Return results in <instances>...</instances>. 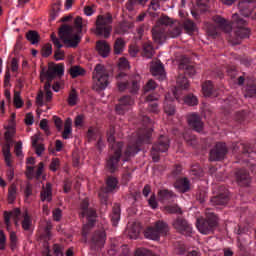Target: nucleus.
Segmentation results:
<instances>
[{"label":"nucleus","instance_id":"42","mask_svg":"<svg viewBox=\"0 0 256 256\" xmlns=\"http://www.w3.org/2000/svg\"><path fill=\"white\" fill-rule=\"evenodd\" d=\"M184 103L189 105V107H195V105H199V99H197V96L190 93L184 97Z\"/></svg>","mask_w":256,"mask_h":256},{"label":"nucleus","instance_id":"2","mask_svg":"<svg viewBox=\"0 0 256 256\" xmlns=\"http://www.w3.org/2000/svg\"><path fill=\"white\" fill-rule=\"evenodd\" d=\"M213 20L222 31H225V33H231L234 29L235 43H239L240 39H247L251 33V30L247 28V21L241 18L239 14L232 15V23L221 16H214Z\"/></svg>","mask_w":256,"mask_h":256},{"label":"nucleus","instance_id":"38","mask_svg":"<svg viewBox=\"0 0 256 256\" xmlns=\"http://www.w3.org/2000/svg\"><path fill=\"white\" fill-rule=\"evenodd\" d=\"M101 134L97 128L90 127L87 131L86 137L89 142L97 141V137H100Z\"/></svg>","mask_w":256,"mask_h":256},{"label":"nucleus","instance_id":"18","mask_svg":"<svg viewBox=\"0 0 256 256\" xmlns=\"http://www.w3.org/2000/svg\"><path fill=\"white\" fill-rule=\"evenodd\" d=\"M135 104L133 97L129 95H124L119 99V103L115 106V111L117 115H125L131 107Z\"/></svg>","mask_w":256,"mask_h":256},{"label":"nucleus","instance_id":"24","mask_svg":"<svg viewBox=\"0 0 256 256\" xmlns=\"http://www.w3.org/2000/svg\"><path fill=\"white\" fill-rule=\"evenodd\" d=\"M202 91L205 97H218L219 92L213 86V82L206 81L202 84Z\"/></svg>","mask_w":256,"mask_h":256},{"label":"nucleus","instance_id":"16","mask_svg":"<svg viewBox=\"0 0 256 256\" xmlns=\"http://www.w3.org/2000/svg\"><path fill=\"white\" fill-rule=\"evenodd\" d=\"M233 153H239L243 157L241 159H245V157H251V155H255L256 148L251 147V144L244 142H234L232 144Z\"/></svg>","mask_w":256,"mask_h":256},{"label":"nucleus","instance_id":"22","mask_svg":"<svg viewBox=\"0 0 256 256\" xmlns=\"http://www.w3.org/2000/svg\"><path fill=\"white\" fill-rule=\"evenodd\" d=\"M236 181L241 187H247L251 183V176L245 169H238L236 171Z\"/></svg>","mask_w":256,"mask_h":256},{"label":"nucleus","instance_id":"60","mask_svg":"<svg viewBox=\"0 0 256 256\" xmlns=\"http://www.w3.org/2000/svg\"><path fill=\"white\" fill-rule=\"evenodd\" d=\"M196 199L200 201V203H205V199H207V192L205 190H200L197 193Z\"/></svg>","mask_w":256,"mask_h":256},{"label":"nucleus","instance_id":"29","mask_svg":"<svg viewBox=\"0 0 256 256\" xmlns=\"http://www.w3.org/2000/svg\"><path fill=\"white\" fill-rule=\"evenodd\" d=\"M182 27L184 28V31L188 33V35H192V33L197 31V25L189 18H184L182 20Z\"/></svg>","mask_w":256,"mask_h":256},{"label":"nucleus","instance_id":"19","mask_svg":"<svg viewBox=\"0 0 256 256\" xmlns=\"http://www.w3.org/2000/svg\"><path fill=\"white\" fill-rule=\"evenodd\" d=\"M173 227L178 231V233H181V235H191L193 233V226L187 222L186 219L178 217L173 222Z\"/></svg>","mask_w":256,"mask_h":256},{"label":"nucleus","instance_id":"26","mask_svg":"<svg viewBox=\"0 0 256 256\" xmlns=\"http://www.w3.org/2000/svg\"><path fill=\"white\" fill-rule=\"evenodd\" d=\"M96 50L101 57H108L111 53V46L105 40H99L96 42Z\"/></svg>","mask_w":256,"mask_h":256},{"label":"nucleus","instance_id":"12","mask_svg":"<svg viewBox=\"0 0 256 256\" xmlns=\"http://www.w3.org/2000/svg\"><path fill=\"white\" fill-rule=\"evenodd\" d=\"M158 23L161 26H155L152 29V37L155 43H163V41H165V33H166L165 27H169V25H171V18L165 15H162L159 18Z\"/></svg>","mask_w":256,"mask_h":256},{"label":"nucleus","instance_id":"10","mask_svg":"<svg viewBox=\"0 0 256 256\" xmlns=\"http://www.w3.org/2000/svg\"><path fill=\"white\" fill-rule=\"evenodd\" d=\"M167 233H169V225L163 220H158L155 222L154 226L145 229L144 237L151 241H159L161 235H167Z\"/></svg>","mask_w":256,"mask_h":256},{"label":"nucleus","instance_id":"62","mask_svg":"<svg viewBox=\"0 0 256 256\" xmlns=\"http://www.w3.org/2000/svg\"><path fill=\"white\" fill-rule=\"evenodd\" d=\"M247 117V111L243 110L236 113V121L243 123V120Z\"/></svg>","mask_w":256,"mask_h":256},{"label":"nucleus","instance_id":"51","mask_svg":"<svg viewBox=\"0 0 256 256\" xmlns=\"http://www.w3.org/2000/svg\"><path fill=\"white\" fill-rule=\"evenodd\" d=\"M256 95V83L248 84L246 87L245 97H255Z\"/></svg>","mask_w":256,"mask_h":256},{"label":"nucleus","instance_id":"17","mask_svg":"<svg viewBox=\"0 0 256 256\" xmlns=\"http://www.w3.org/2000/svg\"><path fill=\"white\" fill-rule=\"evenodd\" d=\"M107 241V233L103 229L96 230L91 237V248L94 251H99L105 247V242Z\"/></svg>","mask_w":256,"mask_h":256},{"label":"nucleus","instance_id":"32","mask_svg":"<svg viewBox=\"0 0 256 256\" xmlns=\"http://www.w3.org/2000/svg\"><path fill=\"white\" fill-rule=\"evenodd\" d=\"M158 199L161 201V203H169V201L173 199V192L169 190H160L158 192Z\"/></svg>","mask_w":256,"mask_h":256},{"label":"nucleus","instance_id":"46","mask_svg":"<svg viewBox=\"0 0 256 256\" xmlns=\"http://www.w3.org/2000/svg\"><path fill=\"white\" fill-rule=\"evenodd\" d=\"M149 0H128L126 3V9L128 11H133L136 7V5H145Z\"/></svg>","mask_w":256,"mask_h":256},{"label":"nucleus","instance_id":"54","mask_svg":"<svg viewBox=\"0 0 256 256\" xmlns=\"http://www.w3.org/2000/svg\"><path fill=\"white\" fill-rule=\"evenodd\" d=\"M135 256H155L151 250L145 248H138L135 252Z\"/></svg>","mask_w":256,"mask_h":256},{"label":"nucleus","instance_id":"40","mask_svg":"<svg viewBox=\"0 0 256 256\" xmlns=\"http://www.w3.org/2000/svg\"><path fill=\"white\" fill-rule=\"evenodd\" d=\"M179 69L184 71L186 75H189L190 77H193L195 75V67L191 66L190 64H186L185 62H181L179 64Z\"/></svg>","mask_w":256,"mask_h":256},{"label":"nucleus","instance_id":"44","mask_svg":"<svg viewBox=\"0 0 256 256\" xmlns=\"http://www.w3.org/2000/svg\"><path fill=\"white\" fill-rule=\"evenodd\" d=\"M70 75L72 79L81 77L82 75H85V69L81 68V66H72L70 68Z\"/></svg>","mask_w":256,"mask_h":256},{"label":"nucleus","instance_id":"9","mask_svg":"<svg viewBox=\"0 0 256 256\" xmlns=\"http://www.w3.org/2000/svg\"><path fill=\"white\" fill-rule=\"evenodd\" d=\"M93 89L95 91H105L109 86V71L105 66L97 64L93 72Z\"/></svg>","mask_w":256,"mask_h":256},{"label":"nucleus","instance_id":"23","mask_svg":"<svg viewBox=\"0 0 256 256\" xmlns=\"http://www.w3.org/2000/svg\"><path fill=\"white\" fill-rule=\"evenodd\" d=\"M19 217H21V210L19 208H15L12 212H4V223L6 227L9 229L11 227V219L17 223L19 221Z\"/></svg>","mask_w":256,"mask_h":256},{"label":"nucleus","instance_id":"48","mask_svg":"<svg viewBox=\"0 0 256 256\" xmlns=\"http://www.w3.org/2000/svg\"><path fill=\"white\" fill-rule=\"evenodd\" d=\"M79 100V96L77 95V92L75 91V89H73L68 97V104L71 107H74V105H77V101Z\"/></svg>","mask_w":256,"mask_h":256},{"label":"nucleus","instance_id":"39","mask_svg":"<svg viewBox=\"0 0 256 256\" xmlns=\"http://www.w3.org/2000/svg\"><path fill=\"white\" fill-rule=\"evenodd\" d=\"M177 87L179 89H189V80H187V77L185 75L180 74L176 79Z\"/></svg>","mask_w":256,"mask_h":256},{"label":"nucleus","instance_id":"49","mask_svg":"<svg viewBox=\"0 0 256 256\" xmlns=\"http://www.w3.org/2000/svg\"><path fill=\"white\" fill-rule=\"evenodd\" d=\"M23 99H21V92L15 91L14 92V106L16 109H21L23 107Z\"/></svg>","mask_w":256,"mask_h":256},{"label":"nucleus","instance_id":"36","mask_svg":"<svg viewBox=\"0 0 256 256\" xmlns=\"http://www.w3.org/2000/svg\"><path fill=\"white\" fill-rule=\"evenodd\" d=\"M164 112L166 113V115H175V104L173 103V101L166 99L164 102Z\"/></svg>","mask_w":256,"mask_h":256},{"label":"nucleus","instance_id":"34","mask_svg":"<svg viewBox=\"0 0 256 256\" xmlns=\"http://www.w3.org/2000/svg\"><path fill=\"white\" fill-rule=\"evenodd\" d=\"M125 50V40L123 38H117L114 42V53L115 55H121Z\"/></svg>","mask_w":256,"mask_h":256},{"label":"nucleus","instance_id":"33","mask_svg":"<svg viewBox=\"0 0 256 256\" xmlns=\"http://www.w3.org/2000/svg\"><path fill=\"white\" fill-rule=\"evenodd\" d=\"M73 120L71 118H67L64 124V131L62 133L63 139H69V135L73 133Z\"/></svg>","mask_w":256,"mask_h":256},{"label":"nucleus","instance_id":"45","mask_svg":"<svg viewBox=\"0 0 256 256\" xmlns=\"http://www.w3.org/2000/svg\"><path fill=\"white\" fill-rule=\"evenodd\" d=\"M38 141V138H33L32 147L35 149L36 155H38V157H41V155H43V151H45V146L43 144H39Z\"/></svg>","mask_w":256,"mask_h":256},{"label":"nucleus","instance_id":"25","mask_svg":"<svg viewBox=\"0 0 256 256\" xmlns=\"http://www.w3.org/2000/svg\"><path fill=\"white\" fill-rule=\"evenodd\" d=\"M151 73L154 77H158L159 81H165V67L163 63L157 62L151 67Z\"/></svg>","mask_w":256,"mask_h":256},{"label":"nucleus","instance_id":"14","mask_svg":"<svg viewBox=\"0 0 256 256\" xmlns=\"http://www.w3.org/2000/svg\"><path fill=\"white\" fill-rule=\"evenodd\" d=\"M240 15L243 17H251L256 21V0H240L238 3Z\"/></svg>","mask_w":256,"mask_h":256},{"label":"nucleus","instance_id":"37","mask_svg":"<svg viewBox=\"0 0 256 256\" xmlns=\"http://www.w3.org/2000/svg\"><path fill=\"white\" fill-rule=\"evenodd\" d=\"M140 233H141V228L137 224H133L128 229V237H130V239H138Z\"/></svg>","mask_w":256,"mask_h":256},{"label":"nucleus","instance_id":"11","mask_svg":"<svg viewBox=\"0 0 256 256\" xmlns=\"http://www.w3.org/2000/svg\"><path fill=\"white\" fill-rule=\"evenodd\" d=\"M170 144L169 137L161 135L152 145L151 156L154 163H158L159 159H161V153L169 151Z\"/></svg>","mask_w":256,"mask_h":256},{"label":"nucleus","instance_id":"64","mask_svg":"<svg viewBox=\"0 0 256 256\" xmlns=\"http://www.w3.org/2000/svg\"><path fill=\"white\" fill-rule=\"evenodd\" d=\"M53 251L56 256H59V255L63 256V246L59 244H54Z\"/></svg>","mask_w":256,"mask_h":256},{"label":"nucleus","instance_id":"5","mask_svg":"<svg viewBox=\"0 0 256 256\" xmlns=\"http://www.w3.org/2000/svg\"><path fill=\"white\" fill-rule=\"evenodd\" d=\"M79 216L81 219H85V217L87 219V223L84 224L82 228V237L87 239V235H89L93 225H95V221H97V211L94 208L89 207V199L86 198L81 201Z\"/></svg>","mask_w":256,"mask_h":256},{"label":"nucleus","instance_id":"35","mask_svg":"<svg viewBox=\"0 0 256 256\" xmlns=\"http://www.w3.org/2000/svg\"><path fill=\"white\" fill-rule=\"evenodd\" d=\"M26 39L27 41H30L32 45H37L39 43V33L34 30H30L26 33Z\"/></svg>","mask_w":256,"mask_h":256},{"label":"nucleus","instance_id":"55","mask_svg":"<svg viewBox=\"0 0 256 256\" xmlns=\"http://www.w3.org/2000/svg\"><path fill=\"white\" fill-rule=\"evenodd\" d=\"M53 53V46L51 44H46L42 48V55L44 57H49Z\"/></svg>","mask_w":256,"mask_h":256},{"label":"nucleus","instance_id":"63","mask_svg":"<svg viewBox=\"0 0 256 256\" xmlns=\"http://www.w3.org/2000/svg\"><path fill=\"white\" fill-rule=\"evenodd\" d=\"M11 145L9 144H4L2 146V153L4 155V157H11Z\"/></svg>","mask_w":256,"mask_h":256},{"label":"nucleus","instance_id":"41","mask_svg":"<svg viewBox=\"0 0 256 256\" xmlns=\"http://www.w3.org/2000/svg\"><path fill=\"white\" fill-rule=\"evenodd\" d=\"M23 221H22V229L24 231H30L31 226L33 225V220L31 219V216H29V213L25 212L23 214Z\"/></svg>","mask_w":256,"mask_h":256},{"label":"nucleus","instance_id":"52","mask_svg":"<svg viewBox=\"0 0 256 256\" xmlns=\"http://www.w3.org/2000/svg\"><path fill=\"white\" fill-rule=\"evenodd\" d=\"M157 89V83L154 80H149L144 86V93H150V91H155Z\"/></svg>","mask_w":256,"mask_h":256},{"label":"nucleus","instance_id":"3","mask_svg":"<svg viewBox=\"0 0 256 256\" xmlns=\"http://www.w3.org/2000/svg\"><path fill=\"white\" fill-rule=\"evenodd\" d=\"M76 33L73 34V26L64 24L58 31L59 38L67 48L75 49L81 43V34L83 33V18L78 16L74 19Z\"/></svg>","mask_w":256,"mask_h":256},{"label":"nucleus","instance_id":"27","mask_svg":"<svg viewBox=\"0 0 256 256\" xmlns=\"http://www.w3.org/2000/svg\"><path fill=\"white\" fill-rule=\"evenodd\" d=\"M40 199L41 201H47L50 203L53 199V191L51 188V183H46L45 186H43L41 192H40Z\"/></svg>","mask_w":256,"mask_h":256},{"label":"nucleus","instance_id":"57","mask_svg":"<svg viewBox=\"0 0 256 256\" xmlns=\"http://www.w3.org/2000/svg\"><path fill=\"white\" fill-rule=\"evenodd\" d=\"M54 57L56 61H63L65 59V52L61 48H56L54 52Z\"/></svg>","mask_w":256,"mask_h":256},{"label":"nucleus","instance_id":"15","mask_svg":"<svg viewBox=\"0 0 256 256\" xmlns=\"http://www.w3.org/2000/svg\"><path fill=\"white\" fill-rule=\"evenodd\" d=\"M229 153L227 149V144L223 142H218L215 146L210 150L209 153V161H223L225 157Z\"/></svg>","mask_w":256,"mask_h":256},{"label":"nucleus","instance_id":"30","mask_svg":"<svg viewBox=\"0 0 256 256\" xmlns=\"http://www.w3.org/2000/svg\"><path fill=\"white\" fill-rule=\"evenodd\" d=\"M110 219L112 222V225L114 227H117V223H119V220L121 219V207L119 204H115L112 209V215H110Z\"/></svg>","mask_w":256,"mask_h":256},{"label":"nucleus","instance_id":"59","mask_svg":"<svg viewBox=\"0 0 256 256\" xmlns=\"http://www.w3.org/2000/svg\"><path fill=\"white\" fill-rule=\"evenodd\" d=\"M40 129L46 133V135H51V132L49 131V125L47 124V120L43 119L40 121Z\"/></svg>","mask_w":256,"mask_h":256},{"label":"nucleus","instance_id":"6","mask_svg":"<svg viewBox=\"0 0 256 256\" xmlns=\"http://www.w3.org/2000/svg\"><path fill=\"white\" fill-rule=\"evenodd\" d=\"M92 31L97 37L109 39V37H111V31H113V15H111V13L98 15L95 28H93Z\"/></svg>","mask_w":256,"mask_h":256},{"label":"nucleus","instance_id":"20","mask_svg":"<svg viewBox=\"0 0 256 256\" xmlns=\"http://www.w3.org/2000/svg\"><path fill=\"white\" fill-rule=\"evenodd\" d=\"M212 205H227L229 203V190L225 186L218 187V193L211 198Z\"/></svg>","mask_w":256,"mask_h":256},{"label":"nucleus","instance_id":"8","mask_svg":"<svg viewBox=\"0 0 256 256\" xmlns=\"http://www.w3.org/2000/svg\"><path fill=\"white\" fill-rule=\"evenodd\" d=\"M140 79L141 77L136 75L129 81L127 74H125V72H120L116 76L118 90L129 91V93L135 94L139 89H141V84H139Z\"/></svg>","mask_w":256,"mask_h":256},{"label":"nucleus","instance_id":"28","mask_svg":"<svg viewBox=\"0 0 256 256\" xmlns=\"http://www.w3.org/2000/svg\"><path fill=\"white\" fill-rule=\"evenodd\" d=\"M142 55L146 57V59H152L153 55H155V49L153 48V44L149 41L143 42L142 44Z\"/></svg>","mask_w":256,"mask_h":256},{"label":"nucleus","instance_id":"7","mask_svg":"<svg viewBox=\"0 0 256 256\" xmlns=\"http://www.w3.org/2000/svg\"><path fill=\"white\" fill-rule=\"evenodd\" d=\"M219 225V218L211 210L206 211V218H198L196 220V227L203 235H209L217 229Z\"/></svg>","mask_w":256,"mask_h":256},{"label":"nucleus","instance_id":"43","mask_svg":"<svg viewBox=\"0 0 256 256\" xmlns=\"http://www.w3.org/2000/svg\"><path fill=\"white\" fill-rule=\"evenodd\" d=\"M176 187H179L184 193H187L190 189L189 179L181 178L177 180Z\"/></svg>","mask_w":256,"mask_h":256},{"label":"nucleus","instance_id":"13","mask_svg":"<svg viewBox=\"0 0 256 256\" xmlns=\"http://www.w3.org/2000/svg\"><path fill=\"white\" fill-rule=\"evenodd\" d=\"M119 189V180L114 176H108L106 179V186L99 192L101 203L107 205V199H109V193H115Z\"/></svg>","mask_w":256,"mask_h":256},{"label":"nucleus","instance_id":"47","mask_svg":"<svg viewBox=\"0 0 256 256\" xmlns=\"http://www.w3.org/2000/svg\"><path fill=\"white\" fill-rule=\"evenodd\" d=\"M17 199V186L12 184L8 189V201L9 203H13Z\"/></svg>","mask_w":256,"mask_h":256},{"label":"nucleus","instance_id":"1","mask_svg":"<svg viewBox=\"0 0 256 256\" xmlns=\"http://www.w3.org/2000/svg\"><path fill=\"white\" fill-rule=\"evenodd\" d=\"M140 120L144 125V129L138 132V138L135 144H130L127 146L123 153V142L115 141V127L111 126L107 132V141L109 143L110 149H112L113 154L107 160L106 167L110 173H115L119 169V161H129L131 157L137 155L138 151H141V145L145 143H151V135L153 133V128L151 125L153 121L147 115H141Z\"/></svg>","mask_w":256,"mask_h":256},{"label":"nucleus","instance_id":"61","mask_svg":"<svg viewBox=\"0 0 256 256\" xmlns=\"http://www.w3.org/2000/svg\"><path fill=\"white\" fill-rule=\"evenodd\" d=\"M60 161L59 158H53L50 163V170L57 171L59 169Z\"/></svg>","mask_w":256,"mask_h":256},{"label":"nucleus","instance_id":"53","mask_svg":"<svg viewBox=\"0 0 256 256\" xmlns=\"http://www.w3.org/2000/svg\"><path fill=\"white\" fill-rule=\"evenodd\" d=\"M167 213H172V214H177V215H181V213H183V211H181L180 207L177 205H169L165 207Z\"/></svg>","mask_w":256,"mask_h":256},{"label":"nucleus","instance_id":"50","mask_svg":"<svg viewBox=\"0 0 256 256\" xmlns=\"http://www.w3.org/2000/svg\"><path fill=\"white\" fill-rule=\"evenodd\" d=\"M197 7L202 13L209 11V0H197Z\"/></svg>","mask_w":256,"mask_h":256},{"label":"nucleus","instance_id":"21","mask_svg":"<svg viewBox=\"0 0 256 256\" xmlns=\"http://www.w3.org/2000/svg\"><path fill=\"white\" fill-rule=\"evenodd\" d=\"M187 121L189 126L192 127L194 131H197V133H201V131H203V121L201 120V116L198 114H189Z\"/></svg>","mask_w":256,"mask_h":256},{"label":"nucleus","instance_id":"56","mask_svg":"<svg viewBox=\"0 0 256 256\" xmlns=\"http://www.w3.org/2000/svg\"><path fill=\"white\" fill-rule=\"evenodd\" d=\"M51 41H52L54 47H56V49H61L63 47V43H61V40H59V38H57L55 33L51 34Z\"/></svg>","mask_w":256,"mask_h":256},{"label":"nucleus","instance_id":"58","mask_svg":"<svg viewBox=\"0 0 256 256\" xmlns=\"http://www.w3.org/2000/svg\"><path fill=\"white\" fill-rule=\"evenodd\" d=\"M10 247L12 251L17 248V234L15 232L10 233Z\"/></svg>","mask_w":256,"mask_h":256},{"label":"nucleus","instance_id":"4","mask_svg":"<svg viewBox=\"0 0 256 256\" xmlns=\"http://www.w3.org/2000/svg\"><path fill=\"white\" fill-rule=\"evenodd\" d=\"M65 75V66L63 64H57L49 66L48 70L43 69L40 73V80H46L44 84V91L46 93V101L49 103L53 99V92L51 91V83L55 77H63Z\"/></svg>","mask_w":256,"mask_h":256},{"label":"nucleus","instance_id":"31","mask_svg":"<svg viewBox=\"0 0 256 256\" xmlns=\"http://www.w3.org/2000/svg\"><path fill=\"white\" fill-rule=\"evenodd\" d=\"M170 28L168 29L169 35L172 38L179 37L181 35V31L183 27L181 26V23L173 24V21L171 20Z\"/></svg>","mask_w":256,"mask_h":256}]
</instances>
